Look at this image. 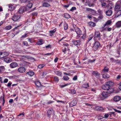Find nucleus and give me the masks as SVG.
Returning <instances> with one entry per match:
<instances>
[{
	"mask_svg": "<svg viewBox=\"0 0 121 121\" xmlns=\"http://www.w3.org/2000/svg\"><path fill=\"white\" fill-rule=\"evenodd\" d=\"M50 5L46 2H45L43 4V6L45 7H48L50 6Z\"/></svg>",
	"mask_w": 121,
	"mask_h": 121,
	"instance_id": "nucleus-29",
	"label": "nucleus"
},
{
	"mask_svg": "<svg viewBox=\"0 0 121 121\" xmlns=\"http://www.w3.org/2000/svg\"><path fill=\"white\" fill-rule=\"evenodd\" d=\"M76 7H72L71 9L70 10V11H73L76 10Z\"/></svg>",
	"mask_w": 121,
	"mask_h": 121,
	"instance_id": "nucleus-52",
	"label": "nucleus"
},
{
	"mask_svg": "<svg viewBox=\"0 0 121 121\" xmlns=\"http://www.w3.org/2000/svg\"><path fill=\"white\" fill-rule=\"evenodd\" d=\"M109 69L106 67H104V69L102 70V72L106 73L108 72Z\"/></svg>",
	"mask_w": 121,
	"mask_h": 121,
	"instance_id": "nucleus-28",
	"label": "nucleus"
},
{
	"mask_svg": "<svg viewBox=\"0 0 121 121\" xmlns=\"http://www.w3.org/2000/svg\"><path fill=\"white\" fill-rule=\"evenodd\" d=\"M17 71L20 73H23L26 71V69L24 67L20 66L18 68Z\"/></svg>",
	"mask_w": 121,
	"mask_h": 121,
	"instance_id": "nucleus-7",
	"label": "nucleus"
},
{
	"mask_svg": "<svg viewBox=\"0 0 121 121\" xmlns=\"http://www.w3.org/2000/svg\"><path fill=\"white\" fill-rule=\"evenodd\" d=\"M44 65L43 64H41L39 65L38 66V67L39 69H41L43 68Z\"/></svg>",
	"mask_w": 121,
	"mask_h": 121,
	"instance_id": "nucleus-48",
	"label": "nucleus"
},
{
	"mask_svg": "<svg viewBox=\"0 0 121 121\" xmlns=\"http://www.w3.org/2000/svg\"><path fill=\"white\" fill-rule=\"evenodd\" d=\"M118 12H117V15H118L117 17L118 16L121 15V10H119V11H118Z\"/></svg>",
	"mask_w": 121,
	"mask_h": 121,
	"instance_id": "nucleus-59",
	"label": "nucleus"
},
{
	"mask_svg": "<svg viewBox=\"0 0 121 121\" xmlns=\"http://www.w3.org/2000/svg\"><path fill=\"white\" fill-rule=\"evenodd\" d=\"M31 14L33 16H36L37 14L36 12H34L32 13Z\"/></svg>",
	"mask_w": 121,
	"mask_h": 121,
	"instance_id": "nucleus-56",
	"label": "nucleus"
},
{
	"mask_svg": "<svg viewBox=\"0 0 121 121\" xmlns=\"http://www.w3.org/2000/svg\"><path fill=\"white\" fill-rule=\"evenodd\" d=\"M32 6V4L31 3H29L27 5V6L29 8H31Z\"/></svg>",
	"mask_w": 121,
	"mask_h": 121,
	"instance_id": "nucleus-43",
	"label": "nucleus"
},
{
	"mask_svg": "<svg viewBox=\"0 0 121 121\" xmlns=\"http://www.w3.org/2000/svg\"><path fill=\"white\" fill-rule=\"evenodd\" d=\"M88 24L90 26L93 27L95 26L96 25V24L95 23L92 22H88Z\"/></svg>",
	"mask_w": 121,
	"mask_h": 121,
	"instance_id": "nucleus-24",
	"label": "nucleus"
},
{
	"mask_svg": "<svg viewBox=\"0 0 121 121\" xmlns=\"http://www.w3.org/2000/svg\"><path fill=\"white\" fill-rule=\"evenodd\" d=\"M54 79L55 82H58L59 81L58 78L57 76L55 77Z\"/></svg>",
	"mask_w": 121,
	"mask_h": 121,
	"instance_id": "nucleus-51",
	"label": "nucleus"
},
{
	"mask_svg": "<svg viewBox=\"0 0 121 121\" xmlns=\"http://www.w3.org/2000/svg\"><path fill=\"white\" fill-rule=\"evenodd\" d=\"M102 76L103 78L105 79H107L109 77V75L106 73L104 74Z\"/></svg>",
	"mask_w": 121,
	"mask_h": 121,
	"instance_id": "nucleus-25",
	"label": "nucleus"
},
{
	"mask_svg": "<svg viewBox=\"0 0 121 121\" xmlns=\"http://www.w3.org/2000/svg\"><path fill=\"white\" fill-rule=\"evenodd\" d=\"M98 12L99 13V15H102V13H103V12L102 10H99L98 11Z\"/></svg>",
	"mask_w": 121,
	"mask_h": 121,
	"instance_id": "nucleus-53",
	"label": "nucleus"
},
{
	"mask_svg": "<svg viewBox=\"0 0 121 121\" xmlns=\"http://www.w3.org/2000/svg\"><path fill=\"white\" fill-rule=\"evenodd\" d=\"M5 68L4 66H0V73L2 72L3 69H4Z\"/></svg>",
	"mask_w": 121,
	"mask_h": 121,
	"instance_id": "nucleus-47",
	"label": "nucleus"
},
{
	"mask_svg": "<svg viewBox=\"0 0 121 121\" xmlns=\"http://www.w3.org/2000/svg\"><path fill=\"white\" fill-rule=\"evenodd\" d=\"M9 10L10 11H12L14 7L12 5H9Z\"/></svg>",
	"mask_w": 121,
	"mask_h": 121,
	"instance_id": "nucleus-39",
	"label": "nucleus"
},
{
	"mask_svg": "<svg viewBox=\"0 0 121 121\" xmlns=\"http://www.w3.org/2000/svg\"><path fill=\"white\" fill-rule=\"evenodd\" d=\"M112 23V22L111 20H109L107 21L105 23L104 25V27L105 26H108L109 25H111Z\"/></svg>",
	"mask_w": 121,
	"mask_h": 121,
	"instance_id": "nucleus-14",
	"label": "nucleus"
},
{
	"mask_svg": "<svg viewBox=\"0 0 121 121\" xmlns=\"http://www.w3.org/2000/svg\"><path fill=\"white\" fill-rule=\"evenodd\" d=\"M20 18V16L17 14H14L12 16V19L14 21H16Z\"/></svg>",
	"mask_w": 121,
	"mask_h": 121,
	"instance_id": "nucleus-8",
	"label": "nucleus"
},
{
	"mask_svg": "<svg viewBox=\"0 0 121 121\" xmlns=\"http://www.w3.org/2000/svg\"><path fill=\"white\" fill-rule=\"evenodd\" d=\"M104 26L103 27H101L99 29H100V31H101V32H102L103 31H104L105 30H106L105 27V28H104Z\"/></svg>",
	"mask_w": 121,
	"mask_h": 121,
	"instance_id": "nucleus-45",
	"label": "nucleus"
},
{
	"mask_svg": "<svg viewBox=\"0 0 121 121\" xmlns=\"http://www.w3.org/2000/svg\"><path fill=\"white\" fill-rule=\"evenodd\" d=\"M93 36L92 35H90L89 38H88L87 41L89 42L91 40Z\"/></svg>",
	"mask_w": 121,
	"mask_h": 121,
	"instance_id": "nucleus-58",
	"label": "nucleus"
},
{
	"mask_svg": "<svg viewBox=\"0 0 121 121\" xmlns=\"http://www.w3.org/2000/svg\"><path fill=\"white\" fill-rule=\"evenodd\" d=\"M71 92L73 94H75L76 93V91L74 89L71 90Z\"/></svg>",
	"mask_w": 121,
	"mask_h": 121,
	"instance_id": "nucleus-55",
	"label": "nucleus"
},
{
	"mask_svg": "<svg viewBox=\"0 0 121 121\" xmlns=\"http://www.w3.org/2000/svg\"><path fill=\"white\" fill-rule=\"evenodd\" d=\"M55 73L56 75L59 76H61L62 75V73L59 71H56Z\"/></svg>",
	"mask_w": 121,
	"mask_h": 121,
	"instance_id": "nucleus-30",
	"label": "nucleus"
},
{
	"mask_svg": "<svg viewBox=\"0 0 121 121\" xmlns=\"http://www.w3.org/2000/svg\"><path fill=\"white\" fill-rule=\"evenodd\" d=\"M100 45L99 43L97 41L95 42L94 43L93 49L94 51H96L99 48Z\"/></svg>",
	"mask_w": 121,
	"mask_h": 121,
	"instance_id": "nucleus-3",
	"label": "nucleus"
},
{
	"mask_svg": "<svg viewBox=\"0 0 121 121\" xmlns=\"http://www.w3.org/2000/svg\"><path fill=\"white\" fill-rule=\"evenodd\" d=\"M56 31V29L55 28L53 30H51L50 31V34H53Z\"/></svg>",
	"mask_w": 121,
	"mask_h": 121,
	"instance_id": "nucleus-50",
	"label": "nucleus"
},
{
	"mask_svg": "<svg viewBox=\"0 0 121 121\" xmlns=\"http://www.w3.org/2000/svg\"><path fill=\"white\" fill-rule=\"evenodd\" d=\"M100 33L99 31H96L95 32L94 35V37L95 38H98L99 40L100 39Z\"/></svg>",
	"mask_w": 121,
	"mask_h": 121,
	"instance_id": "nucleus-11",
	"label": "nucleus"
},
{
	"mask_svg": "<svg viewBox=\"0 0 121 121\" xmlns=\"http://www.w3.org/2000/svg\"><path fill=\"white\" fill-rule=\"evenodd\" d=\"M106 30L108 31H110L112 30V28L109 27H105Z\"/></svg>",
	"mask_w": 121,
	"mask_h": 121,
	"instance_id": "nucleus-40",
	"label": "nucleus"
},
{
	"mask_svg": "<svg viewBox=\"0 0 121 121\" xmlns=\"http://www.w3.org/2000/svg\"><path fill=\"white\" fill-rule=\"evenodd\" d=\"M106 84L102 85V89L107 90L109 93H111L113 91V90L112 88V86L113 84V83L112 81L107 82Z\"/></svg>",
	"mask_w": 121,
	"mask_h": 121,
	"instance_id": "nucleus-1",
	"label": "nucleus"
},
{
	"mask_svg": "<svg viewBox=\"0 0 121 121\" xmlns=\"http://www.w3.org/2000/svg\"><path fill=\"white\" fill-rule=\"evenodd\" d=\"M77 104L76 101V100H73L70 104V105L71 107L76 105Z\"/></svg>",
	"mask_w": 121,
	"mask_h": 121,
	"instance_id": "nucleus-16",
	"label": "nucleus"
},
{
	"mask_svg": "<svg viewBox=\"0 0 121 121\" xmlns=\"http://www.w3.org/2000/svg\"><path fill=\"white\" fill-rule=\"evenodd\" d=\"M77 79V75H75L73 78V80L74 81H75Z\"/></svg>",
	"mask_w": 121,
	"mask_h": 121,
	"instance_id": "nucleus-63",
	"label": "nucleus"
},
{
	"mask_svg": "<svg viewBox=\"0 0 121 121\" xmlns=\"http://www.w3.org/2000/svg\"><path fill=\"white\" fill-rule=\"evenodd\" d=\"M95 109L96 110L101 111H102L104 110L103 108L99 106L96 107L95 108Z\"/></svg>",
	"mask_w": 121,
	"mask_h": 121,
	"instance_id": "nucleus-21",
	"label": "nucleus"
},
{
	"mask_svg": "<svg viewBox=\"0 0 121 121\" xmlns=\"http://www.w3.org/2000/svg\"><path fill=\"white\" fill-rule=\"evenodd\" d=\"M86 34L84 33L83 35L81 37V38L84 40L86 38Z\"/></svg>",
	"mask_w": 121,
	"mask_h": 121,
	"instance_id": "nucleus-46",
	"label": "nucleus"
},
{
	"mask_svg": "<svg viewBox=\"0 0 121 121\" xmlns=\"http://www.w3.org/2000/svg\"><path fill=\"white\" fill-rule=\"evenodd\" d=\"M82 86L86 88L89 87V85L88 84L86 83L83 84Z\"/></svg>",
	"mask_w": 121,
	"mask_h": 121,
	"instance_id": "nucleus-41",
	"label": "nucleus"
},
{
	"mask_svg": "<svg viewBox=\"0 0 121 121\" xmlns=\"http://www.w3.org/2000/svg\"><path fill=\"white\" fill-rule=\"evenodd\" d=\"M116 27L117 28H119L121 27V21H119L117 22L116 24Z\"/></svg>",
	"mask_w": 121,
	"mask_h": 121,
	"instance_id": "nucleus-22",
	"label": "nucleus"
},
{
	"mask_svg": "<svg viewBox=\"0 0 121 121\" xmlns=\"http://www.w3.org/2000/svg\"><path fill=\"white\" fill-rule=\"evenodd\" d=\"M113 109L116 112L119 113H121V111L117 110L115 109Z\"/></svg>",
	"mask_w": 121,
	"mask_h": 121,
	"instance_id": "nucleus-60",
	"label": "nucleus"
},
{
	"mask_svg": "<svg viewBox=\"0 0 121 121\" xmlns=\"http://www.w3.org/2000/svg\"><path fill=\"white\" fill-rule=\"evenodd\" d=\"M52 109L51 108H49L48 111V117H49L52 114Z\"/></svg>",
	"mask_w": 121,
	"mask_h": 121,
	"instance_id": "nucleus-27",
	"label": "nucleus"
},
{
	"mask_svg": "<svg viewBox=\"0 0 121 121\" xmlns=\"http://www.w3.org/2000/svg\"><path fill=\"white\" fill-rule=\"evenodd\" d=\"M101 5L103 7L104 6H105L106 5V4L104 2H101Z\"/></svg>",
	"mask_w": 121,
	"mask_h": 121,
	"instance_id": "nucleus-54",
	"label": "nucleus"
},
{
	"mask_svg": "<svg viewBox=\"0 0 121 121\" xmlns=\"http://www.w3.org/2000/svg\"><path fill=\"white\" fill-rule=\"evenodd\" d=\"M73 44L75 46L80 45L82 43L80 40L73 41Z\"/></svg>",
	"mask_w": 121,
	"mask_h": 121,
	"instance_id": "nucleus-9",
	"label": "nucleus"
},
{
	"mask_svg": "<svg viewBox=\"0 0 121 121\" xmlns=\"http://www.w3.org/2000/svg\"><path fill=\"white\" fill-rule=\"evenodd\" d=\"M12 26L10 25H8L6 26L4 29L6 30H9L11 29L12 28Z\"/></svg>",
	"mask_w": 121,
	"mask_h": 121,
	"instance_id": "nucleus-31",
	"label": "nucleus"
},
{
	"mask_svg": "<svg viewBox=\"0 0 121 121\" xmlns=\"http://www.w3.org/2000/svg\"><path fill=\"white\" fill-rule=\"evenodd\" d=\"M93 20H94V21L95 22H97L99 21L98 20V18L97 19L95 17H93Z\"/></svg>",
	"mask_w": 121,
	"mask_h": 121,
	"instance_id": "nucleus-57",
	"label": "nucleus"
},
{
	"mask_svg": "<svg viewBox=\"0 0 121 121\" xmlns=\"http://www.w3.org/2000/svg\"><path fill=\"white\" fill-rule=\"evenodd\" d=\"M12 84V83L11 82H10L8 83L7 86L9 87H10L11 86Z\"/></svg>",
	"mask_w": 121,
	"mask_h": 121,
	"instance_id": "nucleus-62",
	"label": "nucleus"
},
{
	"mask_svg": "<svg viewBox=\"0 0 121 121\" xmlns=\"http://www.w3.org/2000/svg\"><path fill=\"white\" fill-rule=\"evenodd\" d=\"M35 84L37 86V87H39L41 85V83L40 82L38 81H36L35 82Z\"/></svg>",
	"mask_w": 121,
	"mask_h": 121,
	"instance_id": "nucleus-37",
	"label": "nucleus"
},
{
	"mask_svg": "<svg viewBox=\"0 0 121 121\" xmlns=\"http://www.w3.org/2000/svg\"><path fill=\"white\" fill-rule=\"evenodd\" d=\"M4 94H3V96H1L0 98V103H2L3 105L5 102V100L4 99Z\"/></svg>",
	"mask_w": 121,
	"mask_h": 121,
	"instance_id": "nucleus-18",
	"label": "nucleus"
},
{
	"mask_svg": "<svg viewBox=\"0 0 121 121\" xmlns=\"http://www.w3.org/2000/svg\"><path fill=\"white\" fill-rule=\"evenodd\" d=\"M23 44L24 45L27 46L28 44V43L26 41H23Z\"/></svg>",
	"mask_w": 121,
	"mask_h": 121,
	"instance_id": "nucleus-64",
	"label": "nucleus"
},
{
	"mask_svg": "<svg viewBox=\"0 0 121 121\" xmlns=\"http://www.w3.org/2000/svg\"><path fill=\"white\" fill-rule=\"evenodd\" d=\"M18 64L20 66H25L27 64V62L23 60H20L19 61Z\"/></svg>",
	"mask_w": 121,
	"mask_h": 121,
	"instance_id": "nucleus-5",
	"label": "nucleus"
},
{
	"mask_svg": "<svg viewBox=\"0 0 121 121\" xmlns=\"http://www.w3.org/2000/svg\"><path fill=\"white\" fill-rule=\"evenodd\" d=\"M43 43V40L40 39L37 43V44L38 45H40L42 44Z\"/></svg>",
	"mask_w": 121,
	"mask_h": 121,
	"instance_id": "nucleus-26",
	"label": "nucleus"
},
{
	"mask_svg": "<svg viewBox=\"0 0 121 121\" xmlns=\"http://www.w3.org/2000/svg\"><path fill=\"white\" fill-rule=\"evenodd\" d=\"M106 15L108 16H111L112 13V11L111 10H109L107 11L106 12Z\"/></svg>",
	"mask_w": 121,
	"mask_h": 121,
	"instance_id": "nucleus-19",
	"label": "nucleus"
},
{
	"mask_svg": "<svg viewBox=\"0 0 121 121\" xmlns=\"http://www.w3.org/2000/svg\"><path fill=\"white\" fill-rule=\"evenodd\" d=\"M92 73L96 77L99 76L100 75L99 73L97 71H93Z\"/></svg>",
	"mask_w": 121,
	"mask_h": 121,
	"instance_id": "nucleus-17",
	"label": "nucleus"
},
{
	"mask_svg": "<svg viewBox=\"0 0 121 121\" xmlns=\"http://www.w3.org/2000/svg\"><path fill=\"white\" fill-rule=\"evenodd\" d=\"M103 18V15H99V16L98 18V21L101 20Z\"/></svg>",
	"mask_w": 121,
	"mask_h": 121,
	"instance_id": "nucleus-44",
	"label": "nucleus"
},
{
	"mask_svg": "<svg viewBox=\"0 0 121 121\" xmlns=\"http://www.w3.org/2000/svg\"><path fill=\"white\" fill-rule=\"evenodd\" d=\"M112 4L111 3H109L107 5V7L108 9H112Z\"/></svg>",
	"mask_w": 121,
	"mask_h": 121,
	"instance_id": "nucleus-33",
	"label": "nucleus"
},
{
	"mask_svg": "<svg viewBox=\"0 0 121 121\" xmlns=\"http://www.w3.org/2000/svg\"><path fill=\"white\" fill-rule=\"evenodd\" d=\"M64 17L66 18H69L71 16L69 14L66 13L65 14Z\"/></svg>",
	"mask_w": 121,
	"mask_h": 121,
	"instance_id": "nucleus-36",
	"label": "nucleus"
},
{
	"mask_svg": "<svg viewBox=\"0 0 121 121\" xmlns=\"http://www.w3.org/2000/svg\"><path fill=\"white\" fill-rule=\"evenodd\" d=\"M109 113V115H110V117H112L115 115V112H111Z\"/></svg>",
	"mask_w": 121,
	"mask_h": 121,
	"instance_id": "nucleus-35",
	"label": "nucleus"
},
{
	"mask_svg": "<svg viewBox=\"0 0 121 121\" xmlns=\"http://www.w3.org/2000/svg\"><path fill=\"white\" fill-rule=\"evenodd\" d=\"M121 99V97L119 96H115L114 98V100L116 102L119 101Z\"/></svg>",
	"mask_w": 121,
	"mask_h": 121,
	"instance_id": "nucleus-20",
	"label": "nucleus"
},
{
	"mask_svg": "<svg viewBox=\"0 0 121 121\" xmlns=\"http://www.w3.org/2000/svg\"><path fill=\"white\" fill-rule=\"evenodd\" d=\"M9 54V53L6 52H0V59L5 57L8 55Z\"/></svg>",
	"mask_w": 121,
	"mask_h": 121,
	"instance_id": "nucleus-6",
	"label": "nucleus"
},
{
	"mask_svg": "<svg viewBox=\"0 0 121 121\" xmlns=\"http://www.w3.org/2000/svg\"><path fill=\"white\" fill-rule=\"evenodd\" d=\"M86 9L87 11L91 12V13L93 15H95L96 13V11L93 9L88 8H87Z\"/></svg>",
	"mask_w": 121,
	"mask_h": 121,
	"instance_id": "nucleus-12",
	"label": "nucleus"
},
{
	"mask_svg": "<svg viewBox=\"0 0 121 121\" xmlns=\"http://www.w3.org/2000/svg\"><path fill=\"white\" fill-rule=\"evenodd\" d=\"M4 61L7 63H9L12 61L11 59L9 57H6L4 59Z\"/></svg>",
	"mask_w": 121,
	"mask_h": 121,
	"instance_id": "nucleus-15",
	"label": "nucleus"
},
{
	"mask_svg": "<svg viewBox=\"0 0 121 121\" xmlns=\"http://www.w3.org/2000/svg\"><path fill=\"white\" fill-rule=\"evenodd\" d=\"M110 93H109L108 92H103L102 93L101 95H100V98H102L101 99H103L109 96V94Z\"/></svg>",
	"mask_w": 121,
	"mask_h": 121,
	"instance_id": "nucleus-2",
	"label": "nucleus"
},
{
	"mask_svg": "<svg viewBox=\"0 0 121 121\" xmlns=\"http://www.w3.org/2000/svg\"><path fill=\"white\" fill-rule=\"evenodd\" d=\"M25 115V113L24 112H23L22 113H20L17 116L19 117L21 116V117H23Z\"/></svg>",
	"mask_w": 121,
	"mask_h": 121,
	"instance_id": "nucleus-38",
	"label": "nucleus"
},
{
	"mask_svg": "<svg viewBox=\"0 0 121 121\" xmlns=\"http://www.w3.org/2000/svg\"><path fill=\"white\" fill-rule=\"evenodd\" d=\"M69 79V77L67 76H65L63 77V79L64 80L67 81Z\"/></svg>",
	"mask_w": 121,
	"mask_h": 121,
	"instance_id": "nucleus-42",
	"label": "nucleus"
},
{
	"mask_svg": "<svg viewBox=\"0 0 121 121\" xmlns=\"http://www.w3.org/2000/svg\"><path fill=\"white\" fill-rule=\"evenodd\" d=\"M70 84V83H69V84H65L64 85H61L60 86L61 88H63V87H65V86H67L69 84Z\"/></svg>",
	"mask_w": 121,
	"mask_h": 121,
	"instance_id": "nucleus-61",
	"label": "nucleus"
},
{
	"mask_svg": "<svg viewBox=\"0 0 121 121\" xmlns=\"http://www.w3.org/2000/svg\"><path fill=\"white\" fill-rule=\"evenodd\" d=\"M73 26L77 34L79 35L82 34V32L78 27L75 25H73Z\"/></svg>",
	"mask_w": 121,
	"mask_h": 121,
	"instance_id": "nucleus-4",
	"label": "nucleus"
},
{
	"mask_svg": "<svg viewBox=\"0 0 121 121\" xmlns=\"http://www.w3.org/2000/svg\"><path fill=\"white\" fill-rule=\"evenodd\" d=\"M95 61V59H94L93 60H91L90 59H89L88 60V63H93Z\"/></svg>",
	"mask_w": 121,
	"mask_h": 121,
	"instance_id": "nucleus-49",
	"label": "nucleus"
},
{
	"mask_svg": "<svg viewBox=\"0 0 121 121\" xmlns=\"http://www.w3.org/2000/svg\"><path fill=\"white\" fill-rule=\"evenodd\" d=\"M18 66L17 63L15 62H12L10 65V66L11 68H15Z\"/></svg>",
	"mask_w": 121,
	"mask_h": 121,
	"instance_id": "nucleus-10",
	"label": "nucleus"
},
{
	"mask_svg": "<svg viewBox=\"0 0 121 121\" xmlns=\"http://www.w3.org/2000/svg\"><path fill=\"white\" fill-rule=\"evenodd\" d=\"M25 7L24 6L21 7L19 9L18 11L19 13L21 14H22L25 11Z\"/></svg>",
	"mask_w": 121,
	"mask_h": 121,
	"instance_id": "nucleus-13",
	"label": "nucleus"
},
{
	"mask_svg": "<svg viewBox=\"0 0 121 121\" xmlns=\"http://www.w3.org/2000/svg\"><path fill=\"white\" fill-rule=\"evenodd\" d=\"M64 27L65 30H67L68 27V24L66 23H65L64 24Z\"/></svg>",
	"mask_w": 121,
	"mask_h": 121,
	"instance_id": "nucleus-34",
	"label": "nucleus"
},
{
	"mask_svg": "<svg viewBox=\"0 0 121 121\" xmlns=\"http://www.w3.org/2000/svg\"><path fill=\"white\" fill-rule=\"evenodd\" d=\"M30 76H32L34 75V73L32 71H30L27 73Z\"/></svg>",
	"mask_w": 121,
	"mask_h": 121,
	"instance_id": "nucleus-32",
	"label": "nucleus"
},
{
	"mask_svg": "<svg viewBox=\"0 0 121 121\" xmlns=\"http://www.w3.org/2000/svg\"><path fill=\"white\" fill-rule=\"evenodd\" d=\"M120 8V6L117 4L115 7V11H118L119 10Z\"/></svg>",
	"mask_w": 121,
	"mask_h": 121,
	"instance_id": "nucleus-23",
	"label": "nucleus"
}]
</instances>
